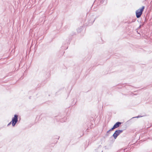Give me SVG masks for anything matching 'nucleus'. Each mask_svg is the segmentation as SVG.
<instances>
[{"mask_svg": "<svg viewBox=\"0 0 152 152\" xmlns=\"http://www.w3.org/2000/svg\"><path fill=\"white\" fill-rule=\"evenodd\" d=\"M12 122V121H11V122H10L9 124H8V125H8V126H9L10 125V124H11V122Z\"/></svg>", "mask_w": 152, "mask_h": 152, "instance_id": "obj_6", "label": "nucleus"}, {"mask_svg": "<svg viewBox=\"0 0 152 152\" xmlns=\"http://www.w3.org/2000/svg\"><path fill=\"white\" fill-rule=\"evenodd\" d=\"M114 129V128H113V127L111 129L109 130V131H112V130H113Z\"/></svg>", "mask_w": 152, "mask_h": 152, "instance_id": "obj_5", "label": "nucleus"}, {"mask_svg": "<svg viewBox=\"0 0 152 152\" xmlns=\"http://www.w3.org/2000/svg\"><path fill=\"white\" fill-rule=\"evenodd\" d=\"M123 132V130H117L116 131L113 135L114 139H116L117 136Z\"/></svg>", "mask_w": 152, "mask_h": 152, "instance_id": "obj_2", "label": "nucleus"}, {"mask_svg": "<svg viewBox=\"0 0 152 152\" xmlns=\"http://www.w3.org/2000/svg\"><path fill=\"white\" fill-rule=\"evenodd\" d=\"M109 132H110V131H108L107 132V133Z\"/></svg>", "mask_w": 152, "mask_h": 152, "instance_id": "obj_8", "label": "nucleus"}, {"mask_svg": "<svg viewBox=\"0 0 152 152\" xmlns=\"http://www.w3.org/2000/svg\"><path fill=\"white\" fill-rule=\"evenodd\" d=\"M18 121V115H15L14 117L12 118V125L14 126L15 124Z\"/></svg>", "mask_w": 152, "mask_h": 152, "instance_id": "obj_3", "label": "nucleus"}, {"mask_svg": "<svg viewBox=\"0 0 152 152\" xmlns=\"http://www.w3.org/2000/svg\"><path fill=\"white\" fill-rule=\"evenodd\" d=\"M139 117H140V116H138L136 117H133V118H139Z\"/></svg>", "mask_w": 152, "mask_h": 152, "instance_id": "obj_7", "label": "nucleus"}, {"mask_svg": "<svg viewBox=\"0 0 152 152\" xmlns=\"http://www.w3.org/2000/svg\"><path fill=\"white\" fill-rule=\"evenodd\" d=\"M144 8V6H142L141 8L139 9L136 11V16L137 18H140L141 16Z\"/></svg>", "mask_w": 152, "mask_h": 152, "instance_id": "obj_1", "label": "nucleus"}, {"mask_svg": "<svg viewBox=\"0 0 152 152\" xmlns=\"http://www.w3.org/2000/svg\"><path fill=\"white\" fill-rule=\"evenodd\" d=\"M121 123L120 122H117L113 126V128L115 129L116 128L118 127L119 125L121 124Z\"/></svg>", "mask_w": 152, "mask_h": 152, "instance_id": "obj_4", "label": "nucleus"}]
</instances>
